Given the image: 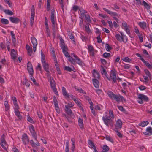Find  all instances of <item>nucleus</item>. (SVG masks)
I'll return each instance as SVG.
<instances>
[{
    "mask_svg": "<svg viewBox=\"0 0 152 152\" xmlns=\"http://www.w3.org/2000/svg\"><path fill=\"white\" fill-rule=\"evenodd\" d=\"M22 139L23 143L25 144H28L29 142L28 137L26 133H24L22 136Z\"/></svg>",
    "mask_w": 152,
    "mask_h": 152,
    "instance_id": "14",
    "label": "nucleus"
},
{
    "mask_svg": "<svg viewBox=\"0 0 152 152\" xmlns=\"http://www.w3.org/2000/svg\"><path fill=\"white\" fill-rule=\"evenodd\" d=\"M105 138L107 140L113 143V140L110 136L108 135L106 136Z\"/></svg>",
    "mask_w": 152,
    "mask_h": 152,
    "instance_id": "44",
    "label": "nucleus"
},
{
    "mask_svg": "<svg viewBox=\"0 0 152 152\" xmlns=\"http://www.w3.org/2000/svg\"><path fill=\"white\" fill-rule=\"evenodd\" d=\"M65 111L68 115H71L72 113L71 109H70V107H69L67 105H65Z\"/></svg>",
    "mask_w": 152,
    "mask_h": 152,
    "instance_id": "22",
    "label": "nucleus"
},
{
    "mask_svg": "<svg viewBox=\"0 0 152 152\" xmlns=\"http://www.w3.org/2000/svg\"><path fill=\"white\" fill-rule=\"evenodd\" d=\"M122 36L121 34L120 35L119 34H116L115 36V37L120 42L122 41Z\"/></svg>",
    "mask_w": 152,
    "mask_h": 152,
    "instance_id": "40",
    "label": "nucleus"
},
{
    "mask_svg": "<svg viewBox=\"0 0 152 152\" xmlns=\"http://www.w3.org/2000/svg\"><path fill=\"white\" fill-rule=\"evenodd\" d=\"M31 15L30 19L31 25L32 26L33 24L34 21V18L35 16V9L34 5L32 6L31 9Z\"/></svg>",
    "mask_w": 152,
    "mask_h": 152,
    "instance_id": "11",
    "label": "nucleus"
},
{
    "mask_svg": "<svg viewBox=\"0 0 152 152\" xmlns=\"http://www.w3.org/2000/svg\"><path fill=\"white\" fill-rule=\"evenodd\" d=\"M129 133L131 135H133L136 134V131L134 129H133L129 131Z\"/></svg>",
    "mask_w": 152,
    "mask_h": 152,
    "instance_id": "56",
    "label": "nucleus"
},
{
    "mask_svg": "<svg viewBox=\"0 0 152 152\" xmlns=\"http://www.w3.org/2000/svg\"><path fill=\"white\" fill-rule=\"evenodd\" d=\"M69 140H67L66 143L65 152H69Z\"/></svg>",
    "mask_w": 152,
    "mask_h": 152,
    "instance_id": "37",
    "label": "nucleus"
},
{
    "mask_svg": "<svg viewBox=\"0 0 152 152\" xmlns=\"http://www.w3.org/2000/svg\"><path fill=\"white\" fill-rule=\"evenodd\" d=\"M105 48L107 51H109L111 49V48L109 46L108 44H106L105 45Z\"/></svg>",
    "mask_w": 152,
    "mask_h": 152,
    "instance_id": "54",
    "label": "nucleus"
},
{
    "mask_svg": "<svg viewBox=\"0 0 152 152\" xmlns=\"http://www.w3.org/2000/svg\"><path fill=\"white\" fill-rule=\"evenodd\" d=\"M27 67L29 74H33L34 73L33 68L32 65L30 62L29 61L27 63Z\"/></svg>",
    "mask_w": 152,
    "mask_h": 152,
    "instance_id": "16",
    "label": "nucleus"
},
{
    "mask_svg": "<svg viewBox=\"0 0 152 152\" xmlns=\"http://www.w3.org/2000/svg\"><path fill=\"white\" fill-rule=\"evenodd\" d=\"M51 22L53 24V27L55 28V24L54 19V12L55 10L54 9H51Z\"/></svg>",
    "mask_w": 152,
    "mask_h": 152,
    "instance_id": "15",
    "label": "nucleus"
},
{
    "mask_svg": "<svg viewBox=\"0 0 152 152\" xmlns=\"http://www.w3.org/2000/svg\"><path fill=\"white\" fill-rule=\"evenodd\" d=\"M78 122L80 127L81 129H83V120L79 118Z\"/></svg>",
    "mask_w": 152,
    "mask_h": 152,
    "instance_id": "29",
    "label": "nucleus"
},
{
    "mask_svg": "<svg viewBox=\"0 0 152 152\" xmlns=\"http://www.w3.org/2000/svg\"><path fill=\"white\" fill-rule=\"evenodd\" d=\"M110 77L111 79L112 80L114 83L116 81V76L115 71V70H112L110 72Z\"/></svg>",
    "mask_w": 152,
    "mask_h": 152,
    "instance_id": "12",
    "label": "nucleus"
},
{
    "mask_svg": "<svg viewBox=\"0 0 152 152\" xmlns=\"http://www.w3.org/2000/svg\"><path fill=\"white\" fill-rule=\"evenodd\" d=\"M68 35L69 38L73 41L74 43L75 44V42L74 40V38L73 35L70 32H69L68 33Z\"/></svg>",
    "mask_w": 152,
    "mask_h": 152,
    "instance_id": "41",
    "label": "nucleus"
},
{
    "mask_svg": "<svg viewBox=\"0 0 152 152\" xmlns=\"http://www.w3.org/2000/svg\"><path fill=\"white\" fill-rule=\"evenodd\" d=\"M0 145L5 150H7L8 148V145L4 140V134H3L1 137V138L0 141Z\"/></svg>",
    "mask_w": 152,
    "mask_h": 152,
    "instance_id": "7",
    "label": "nucleus"
},
{
    "mask_svg": "<svg viewBox=\"0 0 152 152\" xmlns=\"http://www.w3.org/2000/svg\"><path fill=\"white\" fill-rule=\"evenodd\" d=\"M148 100L149 99L148 97L143 94H141L138 95L137 102L140 104H142L143 103V101L147 102Z\"/></svg>",
    "mask_w": 152,
    "mask_h": 152,
    "instance_id": "5",
    "label": "nucleus"
},
{
    "mask_svg": "<svg viewBox=\"0 0 152 152\" xmlns=\"http://www.w3.org/2000/svg\"><path fill=\"white\" fill-rule=\"evenodd\" d=\"M36 141L35 142H34L33 140H31L30 141V143L31 145L33 147H35L36 146H39L40 145L39 144L37 140H37H35Z\"/></svg>",
    "mask_w": 152,
    "mask_h": 152,
    "instance_id": "21",
    "label": "nucleus"
},
{
    "mask_svg": "<svg viewBox=\"0 0 152 152\" xmlns=\"http://www.w3.org/2000/svg\"><path fill=\"white\" fill-rule=\"evenodd\" d=\"M122 60L125 62H130L131 61V60L127 57H124L122 59Z\"/></svg>",
    "mask_w": 152,
    "mask_h": 152,
    "instance_id": "47",
    "label": "nucleus"
},
{
    "mask_svg": "<svg viewBox=\"0 0 152 152\" xmlns=\"http://www.w3.org/2000/svg\"><path fill=\"white\" fill-rule=\"evenodd\" d=\"M148 121H144L141 122L139 124V125L141 126L145 127L149 124Z\"/></svg>",
    "mask_w": 152,
    "mask_h": 152,
    "instance_id": "32",
    "label": "nucleus"
},
{
    "mask_svg": "<svg viewBox=\"0 0 152 152\" xmlns=\"http://www.w3.org/2000/svg\"><path fill=\"white\" fill-rule=\"evenodd\" d=\"M4 105L5 106V111H8L9 109V107L8 102L7 101H5L4 102Z\"/></svg>",
    "mask_w": 152,
    "mask_h": 152,
    "instance_id": "43",
    "label": "nucleus"
},
{
    "mask_svg": "<svg viewBox=\"0 0 152 152\" xmlns=\"http://www.w3.org/2000/svg\"><path fill=\"white\" fill-rule=\"evenodd\" d=\"M62 51L65 56L66 57H67L68 58V60L72 64H75V62L73 60V59L72 57L71 56H70L66 50H64Z\"/></svg>",
    "mask_w": 152,
    "mask_h": 152,
    "instance_id": "10",
    "label": "nucleus"
},
{
    "mask_svg": "<svg viewBox=\"0 0 152 152\" xmlns=\"http://www.w3.org/2000/svg\"><path fill=\"white\" fill-rule=\"evenodd\" d=\"M50 82L51 89L53 90L55 94L57 95H58V93L56 88L55 81L53 77H50Z\"/></svg>",
    "mask_w": 152,
    "mask_h": 152,
    "instance_id": "4",
    "label": "nucleus"
},
{
    "mask_svg": "<svg viewBox=\"0 0 152 152\" xmlns=\"http://www.w3.org/2000/svg\"><path fill=\"white\" fill-rule=\"evenodd\" d=\"M110 53L105 52L103 55V56L104 58H106L110 56Z\"/></svg>",
    "mask_w": 152,
    "mask_h": 152,
    "instance_id": "55",
    "label": "nucleus"
},
{
    "mask_svg": "<svg viewBox=\"0 0 152 152\" xmlns=\"http://www.w3.org/2000/svg\"><path fill=\"white\" fill-rule=\"evenodd\" d=\"M136 55L137 57H140V59L145 64L146 66L148 67L149 69H151L152 68V64L151 65L148 62L145 60L142 57L141 55L138 53H136Z\"/></svg>",
    "mask_w": 152,
    "mask_h": 152,
    "instance_id": "8",
    "label": "nucleus"
},
{
    "mask_svg": "<svg viewBox=\"0 0 152 152\" xmlns=\"http://www.w3.org/2000/svg\"><path fill=\"white\" fill-rule=\"evenodd\" d=\"M31 40L33 46H37V41L34 37H31Z\"/></svg>",
    "mask_w": 152,
    "mask_h": 152,
    "instance_id": "30",
    "label": "nucleus"
},
{
    "mask_svg": "<svg viewBox=\"0 0 152 152\" xmlns=\"http://www.w3.org/2000/svg\"><path fill=\"white\" fill-rule=\"evenodd\" d=\"M29 128L32 136L34 138V140H37V134L33 125H31V126H29Z\"/></svg>",
    "mask_w": 152,
    "mask_h": 152,
    "instance_id": "9",
    "label": "nucleus"
},
{
    "mask_svg": "<svg viewBox=\"0 0 152 152\" xmlns=\"http://www.w3.org/2000/svg\"><path fill=\"white\" fill-rule=\"evenodd\" d=\"M107 94L110 98L112 100H115L118 103L120 102L121 100L122 101L125 100L122 96L120 95L115 94L110 91H108Z\"/></svg>",
    "mask_w": 152,
    "mask_h": 152,
    "instance_id": "2",
    "label": "nucleus"
},
{
    "mask_svg": "<svg viewBox=\"0 0 152 152\" xmlns=\"http://www.w3.org/2000/svg\"><path fill=\"white\" fill-rule=\"evenodd\" d=\"M53 101L54 102L55 107H58V102L57 101L55 97H54L53 98Z\"/></svg>",
    "mask_w": 152,
    "mask_h": 152,
    "instance_id": "45",
    "label": "nucleus"
},
{
    "mask_svg": "<svg viewBox=\"0 0 152 152\" xmlns=\"http://www.w3.org/2000/svg\"><path fill=\"white\" fill-rule=\"evenodd\" d=\"M144 72L145 74L150 78L151 76V75L150 74V72L148 69H145L144 70Z\"/></svg>",
    "mask_w": 152,
    "mask_h": 152,
    "instance_id": "53",
    "label": "nucleus"
},
{
    "mask_svg": "<svg viewBox=\"0 0 152 152\" xmlns=\"http://www.w3.org/2000/svg\"><path fill=\"white\" fill-rule=\"evenodd\" d=\"M101 67L102 69V70L101 71L102 74V75H104L107 77V78L109 80H110V79L107 76V74L106 72V71L104 68L103 66H101Z\"/></svg>",
    "mask_w": 152,
    "mask_h": 152,
    "instance_id": "26",
    "label": "nucleus"
},
{
    "mask_svg": "<svg viewBox=\"0 0 152 152\" xmlns=\"http://www.w3.org/2000/svg\"><path fill=\"white\" fill-rule=\"evenodd\" d=\"M4 11L5 14L10 15H13V12L11 10H4Z\"/></svg>",
    "mask_w": 152,
    "mask_h": 152,
    "instance_id": "36",
    "label": "nucleus"
},
{
    "mask_svg": "<svg viewBox=\"0 0 152 152\" xmlns=\"http://www.w3.org/2000/svg\"><path fill=\"white\" fill-rule=\"evenodd\" d=\"M79 7L78 6L76 5H74L72 7V10L74 11H77Z\"/></svg>",
    "mask_w": 152,
    "mask_h": 152,
    "instance_id": "61",
    "label": "nucleus"
},
{
    "mask_svg": "<svg viewBox=\"0 0 152 152\" xmlns=\"http://www.w3.org/2000/svg\"><path fill=\"white\" fill-rule=\"evenodd\" d=\"M75 103L77 104V106H79L80 109L82 110H83V109L81 106V102L77 99H76L74 101Z\"/></svg>",
    "mask_w": 152,
    "mask_h": 152,
    "instance_id": "35",
    "label": "nucleus"
},
{
    "mask_svg": "<svg viewBox=\"0 0 152 152\" xmlns=\"http://www.w3.org/2000/svg\"><path fill=\"white\" fill-rule=\"evenodd\" d=\"M1 22L2 23L4 24H8L9 23L8 20L4 18H2L1 19Z\"/></svg>",
    "mask_w": 152,
    "mask_h": 152,
    "instance_id": "42",
    "label": "nucleus"
},
{
    "mask_svg": "<svg viewBox=\"0 0 152 152\" xmlns=\"http://www.w3.org/2000/svg\"><path fill=\"white\" fill-rule=\"evenodd\" d=\"M122 122L120 119H118L115 124V129H120L122 126Z\"/></svg>",
    "mask_w": 152,
    "mask_h": 152,
    "instance_id": "17",
    "label": "nucleus"
},
{
    "mask_svg": "<svg viewBox=\"0 0 152 152\" xmlns=\"http://www.w3.org/2000/svg\"><path fill=\"white\" fill-rule=\"evenodd\" d=\"M86 21L89 22H90L91 20L90 18V17L88 14H87L86 15H85V16Z\"/></svg>",
    "mask_w": 152,
    "mask_h": 152,
    "instance_id": "48",
    "label": "nucleus"
},
{
    "mask_svg": "<svg viewBox=\"0 0 152 152\" xmlns=\"http://www.w3.org/2000/svg\"><path fill=\"white\" fill-rule=\"evenodd\" d=\"M89 23L87 24L85 26V30L86 32L88 34L91 33V31L89 27Z\"/></svg>",
    "mask_w": 152,
    "mask_h": 152,
    "instance_id": "31",
    "label": "nucleus"
},
{
    "mask_svg": "<svg viewBox=\"0 0 152 152\" xmlns=\"http://www.w3.org/2000/svg\"><path fill=\"white\" fill-rule=\"evenodd\" d=\"M68 96L69 97H67L68 98H69L70 97L74 101L76 99L75 97L72 94H68Z\"/></svg>",
    "mask_w": 152,
    "mask_h": 152,
    "instance_id": "62",
    "label": "nucleus"
},
{
    "mask_svg": "<svg viewBox=\"0 0 152 152\" xmlns=\"http://www.w3.org/2000/svg\"><path fill=\"white\" fill-rule=\"evenodd\" d=\"M64 69L65 70H66L69 72H71L72 70V69L69 66H65Z\"/></svg>",
    "mask_w": 152,
    "mask_h": 152,
    "instance_id": "50",
    "label": "nucleus"
},
{
    "mask_svg": "<svg viewBox=\"0 0 152 152\" xmlns=\"http://www.w3.org/2000/svg\"><path fill=\"white\" fill-rule=\"evenodd\" d=\"M138 25L140 27L143 29L145 28L146 27V24L144 22H139L138 23Z\"/></svg>",
    "mask_w": 152,
    "mask_h": 152,
    "instance_id": "28",
    "label": "nucleus"
},
{
    "mask_svg": "<svg viewBox=\"0 0 152 152\" xmlns=\"http://www.w3.org/2000/svg\"><path fill=\"white\" fill-rule=\"evenodd\" d=\"M122 24L124 29L128 27L126 23L124 21L122 22Z\"/></svg>",
    "mask_w": 152,
    "mask_h": 152,
    "instance_id": "64",
    "label": "nucleus"
},
{
    "mask_svg": "<svg viewBox=\"0 0 152 152\" xmlns=\"http://www.w3.org/2000/svg\"><path fill=\"white\" fill-rule=\"evenodd\" d=\"M117 129H115V131L117 133V136L120 138H122V134Z\"/></svg>",
    "mask_w": 152,
    "mask_h": 152,
    "instance_id": "49",
    "label": "nucleus"
},
{
    "mask_svg": "<svg viewBox=\"0 0 152 152\" xmlns=\"http://www.w3.org/2000/svg\"><path fill=\"white\" fill-rule=\"evenodd\" d=\"M93 75L95 79H99L100 77V75L99 73L95 69L93 70Z\"/></svg>",
    "mask_w": 152,
    "mask_h": 152,
    "instance_id": "23",
    "label": "nucleus"
},
{
    "mask_svg": "<svg viewBox=\"0 0 152 152\" xmlns=\"http://www.w3.org/2000/svg\"><path fill=\"white\" fill-rule=\"evenodd\" d=\"M142 3L143 4V5L146 9L147 10H148L150 8V6L149 5L144 1H142Z\"/></svg>",
    "mask_w": 152,
    "mask_h": 152,
    "instance_id": "39",
    "label": "nucleus"
},
{
    "mask_svg": "<svg viewBox=\"0 0 152 152\" xmlns=\"http://www.w3.org/2000/svg\"><path fill=\"white\" fill-rule=\"evenodd\" d=\"M144 134L146 135H152V128L151 127L147 128L145 132H144Z\"/></svg>",
    "mask_w": 152,
    "mask_h": 152,
    "instance_id": "20",
    "label": "nucleus"
},
{
    "mask_svg": "<svg viewBox=\"0 0 152 152\" xmlns=\"http://www.w3.org/2000/svg\"><path fill=\"white\" fill-rule=\"evenodd\" d=\"M14 104V108L15 110L14 112L19 111V107L17 104Z\"/></svg>",
    "mask_w": 152,
    "mask_h": 152,
    "instance_id": "52",
    "label": "nucleus"
},
{
    "mask_svg": "<svg viewBox=\"0 0 152 152\" xmlns=\"http://www.w3.org/2000/svg\"><path fill=\"white\" fill-rule=\"evenodd\" d=\"M46 73V76L48 77H50V72L49 71V69L45 70Z\"/></svg>",
    "mask_w": 152,
    "mask_h": 152,
    "instance_id": "63",
    "label": "nucleus"
},
{
    "mask_svg": "<svg viewBox=\"0 0 152 152\" xmlns=\"http://www.w3.org/2000/svg\"><path fill=\"white\" fill-rule=\"evenodd\" d=\"M78 91L80 93H82V94H86V91H84L81 88H79V90H78Z\"/></svg>",
    "mask_w": 152,
    "mask_h": 152,
    "instance_id": "60",
    "label": "nucleus"
},
{
    "mask_svg": "<svg viewBox=\"0 0 152 152\" xmlns=\"http://www.w3.org/2000/svg\"><path fill=\"white\" fill-rule=\"evenodd\" d=\"M50 1H47V10L49 11L50 10Z\"/></svg>",
    "mask_w": 152,
    "mask_h": 152,
    "instance_id": "51",
    "label": "nucleus"
},
{
    "mask_svg": "<svg viewBox=\"0 0 152 152\" xmlns=\"http://www.w3.org/2000/svg\"><path fill=\"white\" fill-rule=\"evenodd\" d=\"M120 33L122 36V41L124 42H126L127 41V38L126 36L124 35L122 32H120Z\"/></svg>",
    "mask_w": 152,
    "mask_h": 152,
    "instance_id": "33",
    "label": "nucleus"
},
{
    "mask_svg": "<svg viewBox=\"0 0 152 152\" xmlns=\"http://www.w3.org/2000/svg\"><path fill=\"white\" fill-rule=\"evenodd\" d=\"M41 62L42 64V67L44 70L45 71L48 69H50L49 65L48 62H47L45 60V56L43 54V53L42 50H41Z\"/></svg>",
    "mask_w": 152,
    "mask_h": 152,
    "instance_id": "3",
    "label": "nucleus"
},
{
    "mask_svg": "<svg viewBox=\"0 0 152 152\" xmlns=\"http://www.w3.org/2000/svg\"><path fill=\"white\" fill-rule=\"evenodd\" d=\"M62 94L64 96H65L66 97H69L68 94L67 93L66 89L65 88H64V87H63L62 88Z\"/></svg>",
    "mask_w": 152,
    "mask_h": 152,
    "instance_id": "34",
    "label": "nucleus"
},
{
    "mask_svg": "<svg viewBox=\"0 0 152 152\" xmlns=\"http://www.w3.org/2000/svg\"><path fill=\"white\" fill-rule=\"evenodd\" d=\"M27 120L28 122H30L31 123H34V122L33 120L29 116H28Z\"/></svg>",
    "mask_w": 152,
    "mask_h": 152,
    "instance_id": "57",
    "label": "nucleus"
},
{
    "mask_svg": "<svg viewBox=\"0 0 152 152\" xmlns=\"http://www.w3.org/2000/svg\"><path fill=\"white\" fill-rule=\"evenodd\" d=\"M97 42L100 43L102 42V40L101 39L100 34H99L96 37Z\"/></svg>",
    "mask_w": 152,
    "mask_h": 152,
    "instance_id": "59",
    "label": "nucleus"
},
{
    "mask_svg": "<svg viewBox=\"0 0 152 152\" xmlns=\"http://www.w3.org/2000/svg\"><path fill=\"white\" fill-rule=\"evenodd\" d=\"M88 52L90 56H93L94 55V49L91 45H89L88 47Z\"/></svg>",
    "mask_w": 152,
    "mask_h": 152,
    "instance_id": "18",
    "label": "nucleus"
},
{
    "mask_svg": "<svg viewBox=\"0 0 152 152\" xmlns=\"http://www.w3.org/2000/svg\"><path fill=\"white\" fill-rule=\"evenodd\" d=\"M72 56L74 57L75 59L73 60L75 61V64H72L73 65H75L76 62L77 64L79 65L80 66H83L84 65V63L74 53L71 54Z\"/></svg>",
    "mask_w": 152,
    "mask_h": 152,
    "instance_id": "6",
    "label": "nucleus"
},
{
    "mask_svg": "<svg viewBox=\"0 0 152 152\" xmlns=\"http://www.w3.org/2000/svg\"><path fill=\"white\" fill-rule=\"evenodd\" d=\"M92 81L94 86L96 88L98 87L99 86V83L98 80L97 79L94 78L93 79Z\"/></svg>",
    "mask_w": 152,
    "mask_h": 152,
    "instance_id": "27",
    "label": "nucleus"
},
{
    "mask_svg": "<svg viewBox=\"0 0 152 152\" xmlns=\"http://www.w3.org/2000/svg\"><path fill=\"white\" fill-rule=\"evenodd\" d=\"M9 19L12 23L15 24L18 23L20 20L18 18L15 17H10Z\"/></svg>",
    "mask_w": 152,
    "mask_h": 152,
    "instance_id": "19",
    "label": "nucleus"
},
{
    "mask_svg": "<svg viewBox=\"0 0 152 152\" xmlns=\"http://www.w3.org/2000/svg\"><path fill=\"white\" fill-rule=\"evenodd\" d=\"M114 116L112 110H110L109 112H105L104 115L102 117V119L105 125L109 127V126L113 125V120Z\"/></svg>",
    "mask_w": 152,
    "mask_h": 152,
    "instance_id": "1",
    "label": "nucleus"
},
{
    "mask_svg": "<svg viewBox=\"0 0 152 152\" xmlns=\"http://www.w3.org/2000/svg\"><path fill=\"white\" fill-rule=\"evenodd\" d=\"M15 113L16 115L18 117L19 120H21L22 118V117L19 111H15Z\"/></svg>",
    "mask_w": 152,
    "mask_h": 152,
    "instance_id": "38",
    "label": "nucleus"
},
{
    "mask_svg": "<svg viewBox=\"0 0 152 152\" xmlns=\"http://www.w3.org/2000/svg\"><path fill=\"white\" fill-rule=\"evenodd\" d=\"M103 10L105 11L107 14L110 15L111 16H116L119 18L120 16V15L118 14L117 13L111 11L105 8H103Z\"/></svg>",
    "mask_w": 152,
    "mask_h": 152,
    "instance_id": "13",
    "label": "nucleus"
},
{
    "mask_svg": "<svg viewBox=\"0 0 152 152\" xmlns=\"http://www.w3.org/2000/svg\"><path fill=\"white\" fill-rule=\"evenodd\" d=\"M80 12L82 16H85V15H87L86 14L87 13V12L84 10H82L80 11Z\"/></svg>",
    "mask_w": 152,
    "mask_h": 152,
    "instance_id": "58",
    "label": "nucleus"
},
{
    "mask_svg": "<svg viewBox=\"0 0 152 152\" xmlns=\"http://www.w3.org/2000/svg\"><path fill=\"white\" fill-rule=\"evenodd\" d=\"M17 53L15 51V50L13 49L12 50L11 56L13 60H15L16 58Z\"/></svg>",
    "mask_w": 152,
    "mask_h": 152,
    "instance_id": "25",
    "label": "nucleus"
},
{
    "mask_svg": "<svg viewBox=\"0 0 152 152\" xmlns=\"http://www.w3.org/2000/svg\"><path fill=\"white\" fill-rule=\"evenodd\" d=\"M88 143L89 145L90 146V148L92 149H93L94 151L97 150L94 143L91 140H88Z\"/></svg>",
    "mask_w": 152,
    "mask_h": 152,
    "instance_id": "24",
    "label": "nucleus"
},
{
    "mask_svg": "<svg viewBox=\"0 0 152 152\" xmlns=\"http://www.w3.org/2000/svg\"><path fill=\"white\" fill-rule=\"evenodd\" d=\"M102 149H103V151H108L109 150L110 148L108 146L106 145H104L103 146Z\"/></svg>",
    "mask_w": 152,
    "mask_h": 152,
    "instance_id": "46",
    "label": "nucleus"
}]
</instances>
